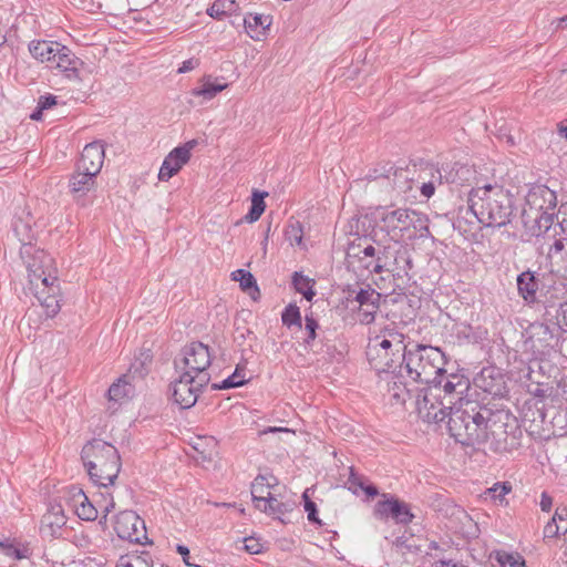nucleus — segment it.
<instances>
[{
	"instance_id": "nucleus-9",
	"label": "nucleus",
	"mask_w": 567,
	"mask_h": 567,
	"mask_svg": "<svg viewBox=\"0 0 567 567\" xmlns=\"http://www.w3.org/2000/svg\"><path fill=\"white\" fill-rule=\"evenodd\" d=\"M20 257L28 270L29 282L39 281L45 274H58L54 259L47 251L32 244H23L20 247Z\"/></svg>"
},
{
	"instance_id": "nucleus-15",
	"label": "nucleus",
	"mask_w": 567,
	"mask_h": 567,
	"mask_svg": "<svg viewBox=\"0 0 567 567\" xmlns=\"http://www.w3.org/2000/svg\"><path fill=\"white\" fill-rule=\"evenodd\" d=\"M526 200L530 208L542 212L540 217L547 215V219L551 221L553 214H548V210L554 209L557 205V196L554 190L546 185H535L529 189Z\"/></svg>"
},
{
	"instance_id": "nucleus-56",
	"label": "nucleus",
	"mask_w": 567,
	"mask_h": 567,
	"mask_svg": "<svg viewBox=\"0 0 567 567\" xmlns=\"http://www.w3.org/2000/svg\"><path fill=\"white\" fill-rule=\"evenodd\" d=\"M560 530H563V528L556 522V518H551L544 527V537L554 538L559 534Z\"/></svg>"
},
{
	"instance_id": "nucleus-38",
	"label": "nucleus",
	"mask_w": 567,
	"mask_h": 567,
	"mask_svg": "<svg viewBox=\"0 0 567 567\" xmlns=\"http://www.w3.org/2000/svg\"><path fill=\"white\" fill-rule=\"evenodd\" d=\"M239 10L235 0H215L207 9V14L214 19L221 20L226 16H231Z\"/></svg>"
},
{
	"instance_id": "nucleus-51",
	"label": "nucleus",
	"mask_w": 567,
	"mask_h": 567,
	"mask_svg": "<svg viewBox=\"0 0 567 567\" xmlns=\"http://www.w3.org/2000/svg\"><path fill=\"white\" fill-rule=\"evenodd\" d=\"M512 491L509 482L495 483L491 488H487L486 494L493 499L503 501L504 496Z\"/></svg>"
},
{
	"instance_id": "nucleus-10",
	"label": "nucleus",
	"mask_w": 567,
	"mask_h": 567,
	"mask_svg": "<svg viewBox=\"0 0 567 567\" xmlns=\"http://www.w3.org/2000/svg\"><path fill=\"white\" fill-rule=\"evenodd\" d=\"M30 290L44 309L48 318L56 316L61 309V292L56 275L45 274L37 282H29Z\"/></svg>"
},
{
	"instance_id": "nucleus-47",
	"label": "nucleus",
	"mask_w": 567,
	"mask_h": 567,
	"mask_svg": "<svg viewBox=\"0 0 567 567\" xmlns=\"http://www.w3.org/2000/svg\"><path fill=\"white\" fill-rule=\"evenodd\" d=\"M285 236L290 245L300 246L303 237L302 224L299 220L291 221L285 230Z\"/></svg>"
},
{
	"instance_id": "nucleus-11",
	"label": "nucleus",
	"mask_w": 567,
	"mask_h": 567,
	"mask_svg": "<svg viewBox=\"0 0 567 567\" xmlns=\"http://www.w3.org/2000/svg\"><path fill=\"white\" fill-rule=\"evenodd\" d=\"M113 528L118 538L130 543L152 544L147 538L145 522L134 511H122L114 516Z\"/></svg>"
},
{
	"instance_id": "nucleus-50",
	"label": "nucleus",
	"mask_w": 567,
	"mask_h": 567,
	"mask_svg": "<svg viewBox=\"0 0 567 567\" xmlns=\"http://www.w3.org/2000/svg\"><path fill=\"white\" fill-rule=\"evenodd\" d=\"M303 507L307 512V518L310 523L317 524L319 526L322 525L321 519L318 516V509L316 503L309 497L308 489H306L302 494Z\"/></svg>"
},
{
	"instance_id": "nucleus-57",
	"label": "nucleus",
	"mask_w": 567,
	"mask_h": 567,
	"mask_svg": "<svg viewBox=\"0 0 567 567\" xmlns=\"http://www.w3.org/2000/svg\"><path fill=\"white\" fill-rule=\"evenodd\" d=\"M267 195V192L254 190L251 197V207L257 208L264 213L266 209L265 197Z\"/></svg>"
},
{
	"instance_id": "nucleus-53",
	"label": "nucleus",
	"mask_w": 567,
	"mask_h": 567,
	"mask_svg": "<svg viewBox=\"0 0 567 567\" xmlns=\"http://www.w3.org/2000/svg\"><path fill=\"white\" fill-rule=\"evenodd\" d=\"M116 567H153V565L151 559L143 556H135L125 563L121 561Z\"/></svg>"
},
{
	"instance_id": "nucleus-46",
	"label": "nucleus",
	"mask_w": 567,
	"mask_h": 567,
	"mask_svg": "<svg viewBox=\"0 0 567 567\" xmlns=\"http://www.w3.org/2000/svg\"><path fill=\"white\" fill-rule=\"evenodd\" d=\"M354 301L359 303V307L373 303V301H381V293L375 289L367 286V288H360L359 291L355 292Z\"/></svg>"
},
{
	"instance_id": "nucleus-14",
	"label": "nucleus",
	"mask_w": 567,
	"mask_h": 567,
	"mask_svg": "<svg viewBox=\"0 0 567 567\" xmlns=\"http://www.w3.org/2000/svg\"><path fill=\"white\" fill-rule=\"evenodd\" d=\"M412 209L409 208H396L390 212H385L381 216V223L383 229L395 239H403L406 236H411L409 233V223Z\"/></svg>"
},
{
	"instance_id": "nucleus-64",
	"label": "nucleus",
	"mask_w": 567,
	"mask_h": 567,
	"mask_svg": "<svg viewBox=\"0 0 567 567\" xmlns=\"http://www.w3.org/2000/svg\"><path fill=\"white\" fill-rule=\"evenodd\" d=\"M549 388H544L540 384H537L534 390H530L529 392L535 396L539 399H546L549 396Z\"/></svg>"
},
{
	"instance_id": "nucleus-36",
	"label": "nucleus",
	"mask_w": 567,
	"mask_h": 567,
	"mask_svg": "<svg viewBox=\"0 0 567 567\" xmlns=\"http://www.w3.org/2000/svg\"><path fill=\"white\" fill-rule=\"evenodd\" d=\"M233 279L239 281L240 288L247 292L254 301L260 299V290L251 272L238 269L233 272Z\"/></svg>"
},
{
	"instance_id": "nucleus-32",
	"label": "nucleus",
	"mask_w": 567,
	"mask_h": 567,
	"mask_svg": "<svg viewBox=\"0 0 567 567\" xmlns=\"http://www.w3.org/2000/svg\"><path fill=\"white\" fill-rule=\"evenodd\" d=\"M73 503L75 507V513L79 516V518L83 520L96 519L97 509L89 501V498L86 497L82 489L76 488V492L73 493Z\"/></svg>"
},
{
	"instance_id": "nucleus-62",
	"label": "nucleus",
	"mask_w": 567,
	"mask_h": 567,
	"mask_svg": "<svg viewBox=\"0 0 567 567\" xmlns=\"http://www.w3.org/2000/svg\"><path fill=\"white\" fill-rule=\"evenodd\" d=\"M539 506L543 512L547 513L550 512L553 507V497L545 491L540 494Z\"/></svg>"
},
{
	"instance_id": "nucleus-4",
	"label": "nucleus",
	"mask_w": 567,
	"mask_h": 567,
	"mask_svg": "<svg viewBox=\"0 0 567 567\" xmlns=\"http://www.w3.org/2000/svg\"><path fill=\"white\" fill-rule=\"evenodd\" d=\"M81 458L90 478L99 486L112 485L121 470V457L116 447L101 439L87 442L82 447Z\"/></svg>"
},
{
	"instance_id": "nucleus-26",
	"label": "nucleus",
	"mask_w": 567,
	"mask_h": 567,
	"mask_svg": "<svg viewBox=\"0 0 567 567\" xmlns=\"http://www.w3.org/2000/svg\"><path fill=\"white\" fill-rule=\"evenodd\" d=\"M61 43L39 40L31 41L29 44V52L40 62H55V55H59Z\"/></svg>"
},
{
	"instance_id": "nucleus-60",
	"label": "nucleus",
	"mask_w": 567,
	"mask_h": 567,
	"mask_svg": "<svg viewBox=\"0 0 567 567\" xmlns=\"http://www.w3.org/2000/svg\"><path fill=\"white\" fill-rule=\"evenodd\" d=\"M553 518H556V522H560L563 533H566L567 532V508L566 507H557Z\"/></svg>"
},
{
	"instance_id": "nucleus-25",
	"label": "nucleus",
	"mask_w": 567,
	"mask_h": 567,
	"mask_svg": "<svg viewBox=\"0 0 567 567\" xmlns=\"http://www.w3.org/2000/svg\"><path fill=\"white\" fill-rule=\"evenodd\" d=\"M60 49L59 55H55L56 60L53 63L68 79L78 80L79 65L83 62L68 47L61 44Z\"/></svg>"
},
{
	"instance_id": "nucleus-58",
	"label": "nucleus",
	"mask_w": 567,
	"mask_h": 567,
	"mask_svg": "<svg viewBox=\"0 0 567 567\" xmlns=\"http://www.w3.org/2000/svg\"><path fill=\"white\" fill-rule=\"evenodd\" d=\"M56 96L52 94L41 95L39 97L38 104L40 105V110H49L52 106L56 105Z\"/></svg>"
},
{
	"instance_id": "nucleus-54",
	"label": "nucleus",
	"mask_w": 567,
	"mask_h": 567,
	"mask_svg": "<svg viewBox=\"0 0 567 567\" xmlns=\"http://www.w3.org/2000/svg\"><path fill=\"white\" fill-rule=\"evenodd\" d=\"M446 380L453 381V384H455V386L458 390V394H464L468 390V386H470L468 381L463 375L453 373V374H450L446 378Z\"/></svg>"
},
{
	"instance_id": "nucleus-21",
	"label": "nucleus",
	"mask_w": 567,
	"mask_h": 567,
	"mask_svg": "<svg viewBox=\"0 0 567 567\" xmlns=\"http://www.w3.org/2000/svg\"><path fill=\"white\" fill-rule=\"evenodd\" d=\"M346 485L348 489L357 496L362 492L365 495L367 501L373 499L380 495L378 487L371 483L367 476L355 472L353 467L349 468V477Z\"/></svg>"
},
{
	"instance_id": "nucleus-7",
	"label": "nucleus",
	"mask_w": 567,
	"mask_h": 567,
	"mask_svg": "<svg viewBox=\"0 0 567 567\" xmlns=\"http://www.w3.org/2000/svg\"><path fill=\"white\" fill-rule=\"evenodd\" d=\"M212 363V354L208 346L200 341H194L186 344L181 352V357L175 358L174 367L177 372L189 373L192 375H209L206 370Z\"/></svg>"
},
{
	"instance_id": "nucleus-16",
	"label": "nucleus",
	"mask_w": 567,
	"mask_h": 567,
	"mask_svg": "<svg viewBox=\"0 0 567 567\" xmlns=\"http://www.w3.org/2000/svg\"><path fill=\"white\" fill-rule=\"evenodd\" d=\"M444 506L445 515L450 517L451 522L456 524L454 528L458 533L468 538L477 537L478 526L463 507L451 501L445 502Z\"/></svg>"
},
{
	"instance_id": "nucleus-2",
	"label": "nucleus",
	"mask_w": 567,
	"mask_h": 567,
	"mask_svg": "<svg viewBox=\"0 0 567 567\" xmlns=\"http://www.w3.org/2000/svg\"><path fill=\"white\" fill-rule=\"evenodd\" d=\"M404 357L398 378L408 377L411 383L432 384L446 373L447 359L439 347L417 343L413 349L406 348Z\"/></svg>"
},
{
	"instance_id": "nucleus-20",
	"label": "nucleus",
	"mask_w": 567,
	"mask_h": 567,
	"mask_svg": "<svg viewBox=\"0 0 567 567\" xmlns=\"http://www.w3.org/2000/svg\"><path fill=\"white\" fill-rule=\"evenodd\" d=\"M388 183L396 198L406 200L414 185L413 172L408 167H393L391 179Z\"/></svg>"
},
{
	"instance_id": "nucleus-8",
	"label": "nucleus",
	"mask_w": 567,
	"mask_h": 567,
	"mask_svg": "<svg viewBox=\"0 0 567 567\" xmlns=\"http://www.w3.org/2000/svg\"><path fill=\"white\" fill-rule=\"evenodd\" d=\"M210 375H192L179 372L178 379L172 383V398L182 409H190L198 400L199 393L208 384Z\"/></svg>"
},
{
	"instance_id": "nucleus-35",
	"label": "nucleus",
	"mask_w": 567,
	"mask_h": 567,
	"mask_svg": "<svg viewBox=\"0 0 567 567\" xmlns=\"http://www.w3.org/2000/svg\"><path fill=\"white\" fill-rule=\"evenodd\" d=\"M277 484L278 480L272 474H259L256 476V478L251 483V497L255 507H257L258 499L265 498L267 492H269V488L274 487Z\"/></svg>"
},
{
	"instance_id": "nucleus-22",
	"label": "nucleus",
	"mask_w": 567,
	"mask_h": 567,
	"mask_svg": "<svg viewBox=\"0 0 567 567\" xmlns=\"http://www.w3.org/2000/svg\"><path fill=\"white\" fill-rule=\"evenodd\" d=\"M403 385L409 399L414 400L416 411L419 414L420 408H422L424 403H426V405H433V403L439 402L440 389L432 386V384H423L424 386L422 388H410L411 383L404 382Z\"/></svg>"
},
{
	"instance_id": "nucleus-59",
	"label": "nucleus",
	"mask_w": 567,
	"mask_h": 567,
	"mask_svg": "<svg viewBox=\"0 0 567 567\" xmlns=\"http://www.w3.org/2000/svg\"><path fill=\"white\" fill-rule=\"evenodd\" d=\"M245 549L249 553V554H259L261 553L262 550V545L255 538L252 537H248V538H245Z\"/></svg>"
},
{
	"instance_id": "nucleus-27",
	"label": "nucleus",
	"mask_w": 567,
	"mask_h": 567,
	"mask_svg": "<svg viewBox=\"0 0 567 567\" xmlns=\"http://www.w3.org/2000/svg\"><path fill=\"white\" fill-rule=\"evenodd\" d=\"M455 405H450L444 399L440 398L437 403H433V405H426L424 403L422 408H420V417L427 423H440L443 422L446 417L450 419L451 410H454Z\"/></svg>"
},
{
	"instance_id": "nucleus-34",
	"label": "nucleus",
	"mask_w": 567,
	"mask_h": 567,
	"mask_svg": "<svg viewBox=\"0 0 567 567\" xmlns=\"http://www.w3.org/2000/svg\"><path fill=\"white\" fill-rule=\"evenodd\" d=\"M95 176L90 172L76 169L69 182L70 190L80 196L86 194L94 185Z\"/></svg>"
},
{
	"instance_id": "nucleus-55",
	"label": "nucleus",
	"mask_w": 567,
	"mask_h": 567,
	"mask_svg": "<svg viewBox=\"0 0 567 567\" xmlns=\"http://www.w3.org/2000/svg\"><path fill=\"white\" fill-rule=\"evenodd\" d=\"M558 225L561 233L567 237V200L561 203L557 212Z\"/></svg>"
},
{
	"instance_id": "nucleus-6",
	"label": "nucleus",
	"mask_w": 567,
	"mask_h": 567,
	"mask_svg": "<svg viewBox=\"0 0 567 567\" xmlns=\"http://www.w3.org/2000/svg\"><path fill=\"white\" fill-rule=\"evenodd\" d=\"M406 348L402 333L389 332L388 337H375L369 343L368 360L379 373L389 372L398 377V371L404 363Z\"/></svg>"
},
{
	"instance_id": "nucleus-43",
	"label": "nucleus",
	"mask_w": 567,
	"mask_h": 567,
	"mask_svg": "<svg viewBox=\"0 0 567 567\" xmlns=\"http://www.w3.org/2000/svg\"><path fill=\"white\" fill-rule=\"evenodd\" d=\"M247 380H245V375L240 373L239 368L237 367L236 370L227 377L225 380H223L220 383H214L212 385L213 390H224V389H233L238 388L244 384H246Z\"/></svg>"
},
{
	"instance_id": "nucleus-31",
	"label": "nucleus",
	"mask_w": 567,
	"mask_h": 567,
	"mask_svg": "<svg viewBox=\"0 0 567 567\" xmlns=\"http://www.w3.org/2000/svg\"><path fill=\"white\" fill-rule=\"evenodd\" d=\"M529 341L533 348H546L554 339L550 327L543 322H535L529 327Z\"/></svg>"
},
{
	"instance_id": "nucleus-39",
	"label": "nucleus",
	"mask_w": 567,
	"mask_h": 567,
	"mask_svg": "<svg viewBox=\"0 0 567 567\" xmlns=\"http://www.w3.org/2000/svg\"><path fill=\"white\" fill-rule=\"evenodd\" d=\"M227 86L228 83H215L212 82V76H205L203 79V84L192 90V95L203 96L205 100L209 101L214 99L219 92L227 89Z\"/></svg>"
},
{
	"instance_id": "nucleus-42",
	"label": "nucleus",
	"mask_w": 567,
	"mask_h": 567,
	"mask_svg": "<svg viewBox=\"0 0 567 567\" xmlns=\"http://www.w3.org/2000/svg\"><path fill=\"white\" fill-rule=\"evenodd\" d=\"M282 324L287 328L298 327L302 328L300 309L296 303H289L281 313Z\"/></svg>"
},
{
	"instance_id": "nucleus-28",
	"label": "nucleus",
	"mask_w": 567,
	"mask_h": 567,
	"mask_svg": "<svg viewBox=\"0 0 567 567\" xmlns=\"http://www.w3.org/2000/svg\"><path fill=\"white\" fill-rule=\"evenodd\" d=\"M271 22V17L264 14H249L244 19L246 32L255 41L262 40Z\"/></svg>"
},
{
	"instance_id": "nucleus-13",
	"label": "nucleus",
	"mask_w": 567,
	"mask_h": 567,
	"mask_svg": "<svg viewBox=\"0 0 567 567\" xmlns=\"http://www.w3.org/2000/svg\"><path fill=\"white\" fill-rule=\"evenodd\" d=\"M195 145L196 141L193 140L173 148L164 158V162L159 168L158 179L168 181L174 175H176L190 159V152Z\"/></svg>"
},
{
	"instance_id": "nucleus-37",
	"label": "nucleus",
	"mask_w": 567,
	"mask_h": 567,
	"mask_svg": "<svg viewBox=\"0 0 567 567\" xmlns=\"http://www.w3.org/2000/svg\"><path fill=\"white\" fill-rule=\"evenodd\" d=\"M442 377L437 378V382H433L432 386L440 389V398L444 399L445 402H447L450 405H460L461 400H465L463 398V394H458V390L453 384V381L445 380L444 383H442Z\"/></svg>"
},
{
	"instance_id": "nucleus-1",
	"label": "nucleus",
	"mask_w": 567,
	"mask_h": 567,
	"mask_svg": "<svg viewBox=\"0 0 567 567\" xmlns=\"http://www.w3.org/2000/svg\"><path fill=\"white\" fill-rule=\"evenodd\" d=\"M467 203V210L485 227L506 226L512 221L516 212L513 194L498 184H486L472 188Z\"/></svg>"
},
{
	"instance_id": "nucleus-19",
	"label": "nucleus",
	"mask_w": 567,
	"mask_h": 567,
	"mask_svg": "<svg viewBox=\"0 0 567 567\" xmlns=\"http://www.w3.org/2000/svg\"><path fill=\"white\" fill-rule=\"evenodd\" d=\"M361 245H352L348 250V257H358L362 267L369 270L371 274H381L384 270L385 265L382 264L380 252L377 251L374 246L367 245L360 249Z\"/></svg>"
},
{
	"instance_id": "nucleus-61",
	"label": "nucleus",
	"mask_w": 567,
	"mask_h": 567,
	"mask_svg": "<svg viewBox=\"0 0 567 567\" xmlns=\"http://www.w3.org/2000/svg\"><path fill=\"white\" fill-rule=\"evenodd\" d=\"M199 65V60L196 58H190L188 60H185L182 65L178 68V73H186L189 71H193Z\"/></svg>"
},
{
	"instance_id": "nucleus-5",
	"label": "nucleus",
	"mask_w": 567,
	"mask_h": 567,
	"mask_svg": "<svg viewBox=\"0 0 567 567\" xmlns=\"http://www.w3.org/2000/svg\"><path fill=\"white\" fill-rule=\"evenodd\" d=\"M486 439L482 446L495 453L511 452L520 445L523 435L518 421L509 410L487 406V419L484 421Z\"/></svg>"
},
{
	"instance_id": "nucleus-23",
	"label": "nucleus",
	"mask_w": 567,
	"mask_h": 567,
	"mask_svg": "<svg viewBox=\"0 0 567 567\" xmlns=\"http://www.w3.org/2000/svg\"><path fill=\"white\" fill-rule=\"evenodd\" d=\"M518 295L527 303H534L537 299L540 280L536 272L526 270L517 276Z\"/></svg>"
},
{
	"instance_id": "nucleus-40",
	"label": "nucleus",
	"mask_w": 567,
	"mask_h": 567,
	"mask_svg": "<svg viewBox=\"0 0 567 567\" xmlns=\"http://www.w3.org/2000/svg\"><path fill=\"white\" fill-rule=\"evenodd\" d=\"M292 285L297 292L301 293L308 301H311L316 295L313 291L315 281L301 272L295 271L292 275Z\"/></svg>"
},
{
	"instance_id": "nucleus-30",
	"label": "nucleus",
	"mask_w": 567,
	"mask_h": 567,
	"mask_svg": "<svg viewBox=\"0 0 567 567\" xmlns=\"http://www.w3.org/2000/svg\"><path fill=\"white\" fill-rule=\"evenodd\" d=\"M411 221L409 223V233L411 236H406L408 239L413 238H429L431 237V231L429 228V217L420 213L417 210L412 209L411 212Z\"/></svg>"
},
{
	"instance_id": "nucleus-24",
	"label": "nucleus",
	"mask_w": 567,
	"mask_h": 567,
	"mask_svg": "<svg viewBox=\"0 0 567 567\" xmlns=\"http://www.w3.org/2000/svg\"><path fill=\"white\" fill-rule=\"evenodd\" d=\"M256 508L270 516H274L275 518L279 519L282 523H286V520L284 519V515L292 511L293 503L280 502L274 494L267 492L265 498L258 499Z\"/></svg>"
},
{
	"instance_id": "nucleus-41",
	"label": "nucleus",
	"mask_w": 567,
	"mask_h": 567,
	"mask_svg": "<svg viewBox=\"0 0 567 567\" xmlns=\"http://www.w3.org/2000/svg\"><path fill=\"white\" fill-rule=\"evenodd\" d=\"M494 558L501 567H526V561L519 553L495 550Z\"/></svg>"
},
{
	"instance_id": "nucleus-52",
	"label": "nucleus",
	"mask_w": 567,
	"mask_h": 567,
	"mask_svg": "<svg viewBox=\"0 0 567 567\" xmlns=\"http://www.w3.org/2000/svg\"><path fill=\"white\" fill-rule=\"evenodd\" d=\"M454 331L460 342H471L474 339L473 328L467 323H456L454 326Z\"/></svg>"
},
{
	"instance_id": "nucleus-48",
	"label": "nucleus",
	"mask_w": 567,
	"mask_h": 567,
	"mask_svg": "<svg viewBox=\"0 0 567 567\" xmlns=\"http://www.w3.org/2000/svg\"><path fill=\"white\" fill-rule=\"evenodd\" d=\"M381 301H373V303H368L359 307V320L363 324H370L374 321L375 315L380 308Z\"/></svg>"
},
{
	"instance_id": "nucleus-29",
	"label": "nucleus",
	"mask_w": 567,
	"mask_h": 567,
	"mask_svg": "<svg viewBox=\"0 0 567 567\" xmlns=\"http://www.w3.org/2000/svg\"><path fill=\"white\" fill-rule=\"evenodd\" d=\"M152 362L153 354L151 350L143 349L131 363L126 374L135 382L142 381L148 374Z\"/></svg>"
},
{
	"instance_id": "nucleus-49",
	"label": "nucleus",
	"mask_w": 567,
	"mask_h": 567,
	"mask_svg": "<svg viewBox=\"0 0 567 567\" xmlns=\"http://www.w3.org/2000/svg\"><path fill=\"white\" fill-rule=\"evenodd\" d=\"M13 231L19 241L21 243V246L23 244H32L31 240L33 238L31 227L29 224L24 223L23 220L19 219L13 225Z\"/></svg>"
},
{
	"instance_id": "nucleus-44",
	"label": "nucleus",
	"mask_w": 567,
	"mask_h": 567,
	"mask_svg": "<svg viewBox=\"0 0 567 567\" xmlns=\"http://www.w3.org/2000/svg\"><path fill=\"white\" fill-rule=\"evenodd\" d=\"M319 329V323L315 319L313 315H306L305 317V330L307 332V337L303 339V344L307 349L312 348L313 341L317 338V330Z\"/></svg>"
},
{
	"instance_id": "nucleus-33",
	"label": "nucleus",
	"mask_w": 567,
	"mask_h": 567,
	"mask_svg": "<svg viewBox=\"0 0 567 567\" xmlns=\"http://www.w3.org/2000/svg\"><path fill=\"white\" fill-rule=\"evenodd\" d=\"M135 392V381L127 374L122 375L117 382L113 383L107 393L109 399L112 401H120L125 398H131Z\"/></svg>"
},
{
	"instance_id": "nucleus-17",
	"label": "nucleus",
	"mask_w": 567,
	"mask_h": 567,
	"mask_svg": "<svg viewBox=\"0 0 567 567\" xmlns=\"http://www.w3.org/2000/svg\"><path fill=\"white\" fill-rule=\"evenodd\" d=\"M66 524V517L61 505H52L42 516L40 524V534L44 539H55L62 534V528Z\"/></svg>"
},
{
	"instance_id": "nucleus-12",
	"label": "nucleus",
	"mask_w": 567,
	"mask_h": 567,
	"mask_svg": "<svg viewBox=\"0 0 567 567\" xmlns=\"http://www.w3.org/2000/svg\"><path fill=\"white\" fill-rule=\"evenodd\" d=\"M373 515L380 520L391 518L395 524L403 526L411 524L415 518L409 503L389 493L381 494V499L373 507Z\"/></svg>"
},
{
	"instance_id": "nucleus-18",
	"label": "nucleus",
	"mask_w": 567,
	"mask_h": 567,
	"mask_svg": "<svg viewBox=\"0 0 567 567\" xmlns=\"http://www.w3.org/2000/svg\"><path fill=\"white\" fill-rule=\"evenodd\" d=\"M104 162V145L99 142H92L83 148L78 162V169L90 172L97 175Z\"/></svg>"
},
{
	"instance_id": "nucleus-3",
	"label": "nucleus",
	"mask_w": 567,
	"mask_h": 567,
	"mask_svg": "<svg viewBox=\"0 0 567 567\" xmlns=\"http://www.w3.org/2000/svg\"><path fill=\"white\" fill-rule=\"evenodd\" d=\"M486 419L487 405H482L477 401L461 400L460 405L450 412L449 432L462 445L482 446L486 439Z\"/></svg>"
},
{
	"instance_id": "nucleus-63",
	"label": "nucleus",
	"mask_w": 567,
	"mask_h": 567,
	"mask_svg": "<svg viewBox=\"0 0 567 567\" xmlns=\"http://www.w3.org/2000/svg\"><path fill=\"white\" fill-rule=\"evenodd\" d=\"M176 551L183 557V561L186 566H196L195 564H192L189 561V549L188 547L184 546V545H177L176 546Z\"/></svg>"
},
{
	"instance_id": "nucleus-45",
	"label": "nucleus",
	"mask_w": 567,
	"mask_h": 567,
	"mask_svg": "<svg viewBox=\"0 0 567 567\" xmlns=\"http://www.w3.org/2000/svg\"><path fill=\"white\" fill-rule=\"evenodd\" d=\"M393 165L391 163H381L378 164L375 167L369 169L365 178L368 181H378V179H391V173L393 169Z\"/></svg>"
}]
</instances>
